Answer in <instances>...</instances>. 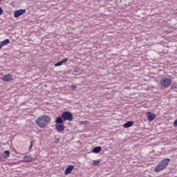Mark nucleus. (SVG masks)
Returning a JSON list of instances; mask_svg holds the SVG:
<instances>
[{
	"label": "nucleus",
	"mask_w": 177,
	"mask_h": 177,
	"mask_svg": "<svg viewBox=\"0 0 177 177\" xmlns=\"http://www.w3.org/2000/svg\"><path fill=\"white\" fill-rule=\"evenodd\" d=\"M172 84V80L168 77H162L160 80V85L162 88H169Z\"/></svg>",
	"instance_id": "7ed1b4c3"
},
{
	"label": "nucleus",
	"mask_w": 177,
	"mask_h": 177,
	"mask_svg": "<svg viewBox=\"0 0 177 177\" xmlns=\"http://www.w3.org/2000/svg\"><path fill=\"white\" fill-rule=\"evenodd\" d=\"M3 13V10L0 7V16Z\"/></svg>",
	"instance_id": "412c9836"
},
{
	"label": "nucleus",
	"mask_w": 177,
	"mask_h": 177,
	"mask_svg": "<svg viewBox=\"0 0 177 177\" xmlns=\"http://www.w3.org/2000/svg\"><path fill=\"white\" fill-rule=\"evenodd\" d=\"M0 161H2V156H0Z\"/></svg>",
	"instance_id": "a878e982"
},
{
	"label": "nucleus",
	"mask_w": 177,
	"mask_h": 177,
	"mask_svg": "<svg viewBox=\"0 0 177 177\" xmlns=\"http://www.w3.org/2000/svg\"><path fill=\"white\" fill-rule=\"evenodd\" d=\"M174 127H177V120L174 122Z\"/></svg>",
	"instance_id": "4be33fe9"
},
{
	"label": "nucleus",
	"mask_w": 177,
	"mask_h": 177,
	"mask_svg": "<svg viewBox=\"0 0 177 177\" xmlns=\"http://www.w3.org/2000/svg\"><path fill=\"white\" fill-rule=\"evenodd\" d=\"M1 1H2V0H0V2H1Z\"/></svg>",
	"instance_id": "cd10ccee"
},
{
	"label": "nucleus",
	"mask_w": 177,
	"mask_h": 177,
	"mask_svg": "<svg viewBox=\"0 0 177 177\" xmlns=\"http://www.w3.org/2000/svg\"><path fill=\"white\" fill-rule=\"evenodd\" d=\"M133 125V121H128L123 124L124 128H129Z\"/></svg>",
	"instance_id": "f8f14e48"
},
{
	"label": "nucleus",
	"mask_w": 177,
	"mask_h": 177,
	"mask_svg": "<svg viewBox=\"0 0 177 177\" xmlns=\"http://www.w3.org/2000/svg\"><path fill=\"white\" fill-rule=\"evenodd\" d=\"M10 156V151L8 150L4 151V153L3 154L2 157L4 158H8Z\"/></svg>",
	"instance_id": "2eb2a0df"
},
{
	"label": "nucleus",
	"mask_w": 177,
	"mask_h": 177,
	"mask_svg": "<svg viewBox=\"0 0 177 177\" xmlns=\"http://www.w3.org/2000/svg\"><path fill=\"white\" fill-rule=\"evenodd\" d=\"M74 169V165H69L66 167V169H65V175H68L70 174H71V171Z\"/></svg>",
	"instance_id": "1a4fd4ad"
},
{
	"label": "nucleus",
	"mask_w": 177,
	"mask_h": 177,
	"mask_svg": "<svg viewBox=\"0 0 177 177\" xmlns=\"http://www.w3.org/2000/svg\"><path fill=\"white\" fill-rule=\"evenodd\" d=\"M61 117L64 120V121H73V120H74V116L73 115V113L69 111H65L62 113Z\"/></svg>",
	"instance_id": "20e7f679"
},
{
	"label": "nucleus",
	"mask_w": 177,
	"mask_h": 177,
	"mask_svg": "<svg viewBox=\"0 0 177 177\" xmlns=\"http://www.w3.org/2000/svg\"><path fill=\"white\" fill-rule=\"evenodd\" d=\"M74 71L75 73H78V68H75Z\"/></svg>",
	"instance_id": "b1692460"
},
{
	"label": "nucleus",
	"mask_w": 177,
	"mask_h": 177,
	"mask_svg": "<svg viewBox=\"0 0 177 177\" xmlns=\"http://www.w3.org/2000/svg\"><path fill=\"white\" fill-rule=\"evenodd\" d=\"M8 44H10V40L9 39H6L0 43V45L3 47L5 45H8Z\"/></svg>",
	"instance_id": "4468645a"
},
{
	"label": "nucleus",
	"mask_w": 177,
	"mask_h": 177,
	"mask_svg": "<svg viewBox=\"0 0 177 177\" xmlns=\"http://www.w3.org/2000/svg\"><path fill=\"white\" fill-rule=\"evenodd\" d=\"M99 164H100V160L93 161V165H94V167H97V165H99Z\"/></svg>",
	"instance_id": "dca6fc26"
},
{
	"label": "nucleus",
	"mask_w": 177,
	"mask_h": 177,
	"mask_svg": "<svg viewBox=\"0 0 177 177\" xmlns=\"http://www.w3.org/2000/svg\"><path fill=\"white\" fill-rule=\"evenodd\" d=\"M61 62L63 63H67L68 62V58H64V59L61 60Z\"/></svg>",
	"instance_id": "6ab92c4d"
},
{
	"label": "nucleus",
	"mask_w": 177,
	"mask_h": 177,
	"mask_svg": "<svg viewBox=\"0 0 177 177\" xmlns=\"http://www.w3.org/2000/svg\"><path fill=\"white\" fill-rule=\"evenodd\" d=\"M24 13H26V9L17 10L14 12V17H20V16L24 15Z\"/></svg>",
	"instance_id": "39448f33"
},
{
	"label": "nucleus",
	"mask_w": 177,
	"mask_h": 177,
	"mask_svg": "<svg viewBox=\"0 0 177 177\" xmlns=\"http://www.w3.org/2000/svg\"><path fill=\"white\" fill-rule=\"evenodd\" d=\"M55 124H63V122H64V120L63 119V118H62V116H58L55 120Z\"/></svg>",
	"instance_id": "9b49d317"
},
{
	"label": "nucleus",
	"mask_w": 177,
	"mask_h": 177,
	"mask_svg": "<svg viewBox=\"0 0 177 177\" xmlns=\"http://www.w3.org/2000/svg\"><path fill=\"white\" fill-rule=\"evenodd\" d=\"M60 142V139L59 138H55L54 143L57 144Z\"/></svg>",
	"instance_id": "a211bd4d"
},
{
	"label": "nucleus",
	"mask_w": 177,
	"mask_h": 177,
	"mask_svg": "<svg viewBox=\"0 0 177 177\" xmlns=\"http://www.w3.org/2000/svg\"><path fill=\"white\" fill-rule=\"evenodd\" d=\"M171 89H177V87H176V86H171Z\"/></svg>",
	"instance_id": "5701e85b"
},
{
	"label": "nucleus",
	"mask_w": 177,
	"mask_h": 177,
	"mask_svg": "<svg viewBox=\"0 0 177 177\" xmlns=\"http://www.w3.org/2000/svg\"><path fill=\"white\" fill-rule=\"evenodd\" d=\"M102 151V147L98 146L95 147L92 149V153H95L97 154L98 153H100Z\"/></svg>",
	"instance_id": "9d476101"
},
{
	"label": "nucleus",
	"mask_w": 177,
	"mask_h": 177,
	"mask_svg": "<svg viewBox=\"0 0 177 177\" xmlns=\"http://www.w3.org/2000/svg\"><path fill=\"white\" fill-rule=\"evenodd\" d=\"M49 122H50V117L48 115H43L35 120L36 125L39 128H46V125H48Z\"/></svg>",
	"instance_id": "f257e3e1"
},
{
	"label": "nucleus",
	"mask_w": 177,
	"mask_h": 177,
	"mask_svg": "<svg viewBox=\"0 0 177 177\" xmlns=\"http://www.w3.org/2000/svg\"><path fill=\"white\" fill-rule=\"evenodd\" d=\"M2 49V46L0 44V50Z\"/></svg>",
	"instance_id": "bb28decb"
},
{
	"label": "nucleus",
	"mask_w": 177,
	"mask_h": 177,
	"mask_svg": "<svg viewBox=\"0 0 177 177\" xmlns=\"http://www.w3.org/2000/svg\"><path fill=\"white\" fill-rule=\"evenodd\" d=\"M25 162H31L32 161V157L31 156H26L24 158Z\"/></svg>",
	"instance_id": "ddd939ff"
},
{
	"label": "nucleus",
	"mask_w": 177,
	"mask_h": 177,
	"mask_svg": "<svg viewBox=\"0 0 177 177\" xmlns=\"http://www.w3.org/2000/svg\"><path fill=\"white\" fill-rule=\"evenodd\" d=\"M171 162V159L166 158L163 160H162L159 164L155 167L154 171L155 172H160V171H162L163 169H165L167 167H168V164Z\"/></svg>",
	"instance_id": "f03ea898"
},
{
	"label": "nucleus",
	"mask_w": 177,
	"mask_h": 177,
	"mask_svg": "<svg viewBox=\"0 0 177 177\" xmlns=\"http://www.w3.org/2000/svg\"><path fill=\"white\" fill-rule=\"evenodd\" d=\"M13 80V75L11 74H6L3 77V81L5 82H9V81H12Z\"/></svg>",
	"instance_id": "423d86ee"
},
{
	"label": "nucleus",
	"mask_w": 177,
	"mask_h": 177,
	"mask_svg": "<svg viewBox=\"0 0 177 177\" xmlns=\"http://www.w3.org/2000/svg\"><path fill=\"white\" fill-rule=\"evenodd\" d=\"M147 117L148 118V121H153L156 118V114L151 113V111H149L147 113Z\"/></svg>",
	"instance_id": "6e6552de"
},
{
	"label": "nucleus",
	"mask_w": 177,
	"mask_h": 177,
	"mask_svg": "<svg viewBox=\"0 0 177 177\" xmlns=\"http://www.w3.org/2000/svg\"><path fill=\"white\" fill-rule=\"evenodd\" d=\"M64 124H55V129L57 131V132L62 133L65 129Z\"/></svg>",
	"instance_id": "0eeeda50"
},
{
	"label": "nucleus",
	"mask_w": 177,
	"mask_h": 177,
	"mask_svg": "<svg viewBox=\"0 0 177 177\" xmlns=\"http://www.w3.org/2000/svg\"><path fill=\"white\" fill-rule=\"evenodd\" d=\"M62 64H63V62H62V61H59L57 63L55 64V67H59V66H62Z\"/></svg>",
	"instance_id": "f3484780"
},
{
	"label": "nucleus",
	"mask_w": 177,
	"mask_h": 177,
	"mask_svg": "<svg viewBox=\"0 0 177 177\" xmlns=\"http://www.w3.org/2000/svg\"><path fill=\"white\" fill-rule=\"evenodd\" d=\"M32 149V140L30 142V145L29 147V150H31Z\"/></svg>",
	"instance_id": "aec40b11"
},
{
	"label": "nucleus",
	"mask_w": 177,
	"mask_h": 177,
	"mask_svg": "<svg viewBox=\"0 0 177 177\" xmlns=\"http://www.w3.org/2000/svg\"><path fill=\"white\" fill-rule=\"evenodd\" d=\"M72 88H73V89H75L77 88V86H72Z\"/></svg>",
	"instance_id": "393cba45"
}]
</instances>
